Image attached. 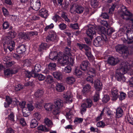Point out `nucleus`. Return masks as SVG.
Masks as SVG:
<instances>
[{
	"instance_id": "nucleus-63",
	"label": "nucleus",
	"mask_w": 133,
	"mask_h": 133,
	"mask_svg": "<svg viewBox=\"0 0 133 133\" xmlns=\"http://www.w3.org/2000/svg\"><path fill=\"white\" fill-rule=\"evenodd\" d=\"M2 10L4 15L5 16H8L9 14V12L8 10L4 7H3Z\"/></svg>"
},
{
	"instance_id": "nucleus-44",
	"label": "nucleus",
	"mask_w": 133,
	"mask_h": 133,
	"mask_svg": "<svg viewBox=\"0 0 133 133\" xmlns=\"http://www.w3.org/2000/svg\"><path fill=\"white\" fill-rule=\"evenodd\" d=\"M60 109L61 108H59L56 107H56L53 109V114L55 115H58L60 112Z\"/></svg>"
},
{
	"instance_id": "nucleus-43",
	"label": "nucleus",
	"mask_w": 133,
	"mask_h": 133,
	"mask_svg": "<svg viewBox=\"0 0 133 133\" xmlns=\"http://www.w3.org/2000/svg\"><path fill=\"white\" fill-rule=\"evenodd\" d=\"M45 81L48 83H51L53 81V79L51 76L49 75L47 76Z\"/></svg>"
},
{
	"instance_id": "nucleus-9",
	"label": "nucleus",
	"mask_w": 133,
	"mask_h": 133,
	"mask_svg": "<svg viewBox=\"0 0 133 133\" xmlns=\"http://www.w3.org/2000/svg\"><path fill=\"white\" fill-rule=\"evenodd\" d=\"M119 59L118 58L111 57L108 58V63L111 65H114L119 62Z\"/></svg>"
},
{
	"instance_id": "nucleus-1",
	"label": "nucleus",
	"mask_w": 133,
	"mask_h": 133,
	"mask_svg": "<svg viewBox=\"0 0 133 133\" xmlns=\"http://www.w3.org/2000/svg\"><path fill=\"white\" fill-rule=\"evenodd\" d=\"M120 72L117 71L116 73V77L118 81H121V82H124L126 80L125 77L120 72L122 71V73L125 74L130 68L131 67L133 66V62L130 61L129 62L124 61L122 62L120 65Z\"/></svg>"
},
{
	"instance_id": "nucleus-46",
	"label": "nucleus",
	"mask_w": 133,
	"mask_h": 133,
	"mask_svg": "<svg viewBox=\"0 0 133 133\" xmlns=\"http://www.w3.org/2000/svg\"><path fill=\"white\" fill-rule=\"evenodd\" d=\"M28 34H19L18 36L19 38L26 39L29 38Z\"/></svg>"
},
{
	"instance_id": "nucleus-58",
	"label": "nucleus",
	"mask_w": 133,
	"mask_h": 133,
	"mask_svg": "<svg viewBox=\"0 0 133 133\" xmlns=\"http://www.w3.org/2000/svg\"><path fill=\"white\" fill-rule=\"evenodd\" d=\"M75 75L78 77H80L82 74V72L79 70L76 69L75 71Z\"/></svg>"
},
{
	"instance_id": "nucleus-31",
	"label": "nucleus",
	"mask_w": 133,
	"mask_h": 133,
	"mask_svg": "<svg viewBox=\"0 0 133 133\" xmlns=\"http://www.w3.org/2000/svg\"><path fill=\"white\" fill-rule=\"evenodd\" d=\"M71 110L70 109H68V112H66V117L68 119H71L73 118V115L71 111Z\"/></svg>"
},
{
	"instance_id": "nucleus-62",
	"label": "nucleus",
	"mask_w": 133,
	"mask_h": 133,
	"mask_svg": "<svg viewBox=\"0 0 133 133\" xmlns=\"http://www.w3.org/2000/svg\"><path fill=\"white\" fill-rule=\"evenodd\" d=\"M70 27L74 29H77L78 28V25L77 23L71 24H70Z\"/></svg>"
},
{
	"instance_id": "nucleus-27",
	"label": "nucleus",
	"mask_w": 133,
	"mask_h": 133,
	"mask_svg": "<svg viewBox=\"0 0 133 133\" xmlns=\"http://www.w3.org/2000/svg\"><path fill=\"white\" fill-rule=\"evenodd\" d=\"M86 33H96V32L95 31L93 26L91 25L86 27Z\"/></svg>"
},
{
	"instance_id": "nucleus-16",
	"label": "nucleus",
	"mask_w": 133,
	"mask_h": 133,
	"mask_svg": "<svg viewBox=\"0 0 133 133\" xmlns=\"http://www.w3.org/2000/svg\"><path fill=\"white\" fill-rule=\"evenodd\" d=\"M90 65V63L88 61H83L82 63L80 65V68L82 70L85 71L87 69Z\"/></svg>"
},
{
	"instance_id": "nucleus-15",
	"label": "nucleus",
	"mask_w": 133,
	"mask_h": 133,
	"mask_svg": "<svg viewBox=\"0 0 133 133\" xmlns=\"http://www.w3.org/2000/svg\"><path fill=\"white\" fill-rule=\"evenodd\" d=\"M39 15L42 17L46 18L48 16V11L45 9H42L39 11Z\"/></svg>"
},
{
	"instance_id": "nucleus-49",
	"label": "nucleus",
	"mask_w": 133,
	"mask_h": 133,
	"mask_svg": "<svg viewBox=\"0 0 133 133\" xmlns=\"http://www.w3.org/2000/svg\"><path fill=\"white\" fill-rule=\"evenodd\" d=\"M50 70H54L55 69L56 64L55 63H50L48 66Z\"/></svg>"
},
{
	"instance_id": "nucleus-33",
	"label": "nucleus",
	"mask_w": 133,
	"mask_h": 133,
	"mask_svg": "<svg viewBox=\"0 0 133 133\" xmlns=\"http://www.w3.org/2000/svg\"><path fill=\"white\" fill-rule=\"evenodd\" d=\"M38 124V121L36 119L34 118L31 120L30 123V126L31 128H35L37 125Z\"/></svg>"
},
{
	"instance_id": "nucleus-55",
	"label": "nucleus",
	"mask_w": 133,
	"mask_h": 133,
	"mask_svg": "<svg viewBox=\"0 0 133 133\" xmlns=\"http://www.w3.org/2000/svg\"><path fill=\"white\" fill-rule=\"evenodd\" d=\"M15 62L13 61L10 62H7L5 63V66L7 67H9L15 64Z\"/></svg>"
},
{
	"instance_id": "nucleus-40",
	"label": "nucleus",
	"mask_w": 133,
	"mask_h": 133,
	"mask_svg": "<svg viewBox=\"0 0 133 133\" xmlns=\"http://www.w3.org/2000/svg\"><path fill=\"white\" fill-rule=\"evenodd\" d=\"M44 93L43 91L42 90H38L35 93L36 97H38L42 96Z\"/></svg>"
},
{
	"instance_id": "nucleus-18",
	"label": "nucleus",
	"mask_w": 133,
	"mask_h": 133,
	"mask_svg": "<svg viewBox=\"0 0 133 133\" xmlns=\"http://www.w3.org/2000/svg\"><path fill=\"white\" fill-rule=\"evenodd\" d=\"M26 51L25 46L24 45L18 46L17 48V52L20 54H23Z\"/></svg>"
},
{
	"instance_id": "nucleus-45",
	"label": "nucleus",
	"mask_w": 133,
	"mask_h": 133,
	"mask_svg": "<svg viewBox=\"0 0 133 133\" xmlns=\"http://www.w3.org/2000/svg\"><path fill=\"white\" fill-rule=\"evenodd\" d=\"M41 66L39 64H37L35 66L34 70L35 72H39L41 70Z\"/></svg>"
},
{
	"instance_id": "nucleus-11",
	"label": "nucleus",
	"mask_w": 133,
	"mask_h": 133,
	"mask_svg": "<svg viewBox=\"0 0 133 133\" xmlns=\"http://www.w3.org/2000/svg\"><path fill=\"white\" fill-rule=\"evenodd\" d=\"M18 72V70H11L9 69H7L4 71V73L5 76H10L12 74H15Z\"/></svg>"
},
{
	"instance_id": "nucleus-14",
	"label": "nucleus",
	"mask_w": 133,
	"mask_h": 133,
	"mask_svg": "<svg viewBox=\"0 0 133 133\" xmlns=\"http://www.w3.org/2000/svg\"><path fill=\"white\" fill-rule=\"evenodd\" d=\"M103 42L101 37L100 36L98 37L94 41L93 44L96 46H99L102 44Z\"/></svg>"
},
{
	"instance_id": "nucleus-48",
	"label": "nucleus",
	"mask_w": 133,
	"mask_h": 133,
	"mask_svg": "<svg viewBox=\"0 0 133 133\" xmlns=\"http://www.w3.org/2000/svg\"><path fill=\"white\" fill-rule=\"evenodd\" d=\"M34 118L36 119L37 120H39L41 118V115L38 112H35L33 115Z\"/></svg>"
},
{
	"instance_id": "nucleus-54",
	"label": "nucleus",
	"mask_w": 133,
	"mask_h": 133,
	"mask_svg": "<svg viewBox=\"0 0 133 133\" xmlns=\"http://www.w3.org/2000/svg\"><path fill=\"white\" fill-rule=\"evenodd\" d=\"M111 34H101L103 38L105 41H107L109 38V36Z\"/></svg>"
},
{
	"instance_id": "nucleus-6",
	"label": "nucleus",
	"mask_w": 133,
	"mask_h": 133,
	"mask_svg": "<svg viewBox=\"0 0 133 133\" xmlns=\"http://www.w3.org/2000/svg\"><path fill=\"white\" fill-rule=\"evenodd\" d=\"M92 105L91 100L90 99H87L85 100L84 103L81 105V112L83 114L86 110L87 108L90 107Z\"/></svg>"
},
{
	"instance_id": "nucleus-32",
	"label": "nucleus",
	"mask_w": 133,
	"mask_h": 133,
	"mask_svg": "<svg viewBox=\"0 0 133 133\" xmlns=\"http://www.w3.org/2000/svg\"><path fill=\"white\" fill-rule=\"evenodd\" d=\"M125 119H127L130 123L133 125V118L130 114L129 113L127 114L125 116Z\"/></svg>"
},
{
	"instance_id": "nucleus-23",
	"label": "nucleus",
	"mask_w": 133,
	"mask_h": 133,
	"mask_svg": "<svg viewBox=\"0 0 133 133\" xmlns=\"http://www.w3.org/2000/svg\"><path fill=\"white\" fill-rule=\"evenodd\" d=\"M56 90L59 92H62L65 89L64 85L62 83H57L56 85Z\"/></svg>"
},
{
	"instance_id": "nucleus-61",
	"label": "nucleus",
	"mask_w": 133,
	"mask_h": 133,
	"mask_svg": "<svg viewBox=\"0 0 133 133\" xmlns=\"http://www.w3.org/2000/svg\"><path fill=\"white\" fill-rule=\"evenodd\" d=\"M126 96V94L122 92H120V95L119 96V99L122 100L125 99Z\"/></svg>"
},
{
	"instance_id": "nucleus-30",
	"label": "nucleus",
	"mask_w": 133,
	"mask_h": 133,
	"mask_svg": "<svg viewBox=\"0 0 133 133\" xmlns=\"http://www.w3.org/2000/svg\"><path fill=\"white\" fill-rule=\"evenodd\" d=\"M52 74L54 77L57 79L60 80L62 78V74L60 72H56L53 73Z\"/></svg>"
},
{
	"instance_id": "nucleus-20",
	"label": "nucleus",
	"mask_w": 133,
	"mask_h": 133,
	"mask_svg": "<svg viewBox=\"0 0 133 133\" xmlns=\"http://www.w3.org/2000/svg\"><path fill=\"white\" fill-rule=\"evenodd\" d=\"M59 54H57L56 51L52 52L49 54V56L50 59L54 61L56 59H58V55Z\"/></svg>"
},
{
	"instance_id": "nucleus-53",
	"label": "nucleus",
	"mask_w": 133,
	"mask_h": 133,
	"mask_svg": "<svg viewBox=\"0 0 133 133\" xmlns=\"http://www.w3.org/2000/svg\"><path fill=\"white\" fill-rule=\"evenodd\" d=\"M99 93L97 91L96 92V94L94 96V101L95 102H97L99 99Z\"/></svg>"
},
{
	"instance_id": "nucleus-60",
	"label": "nucleus",
	"mask_w": 133,
	"mask_h": 133,
	"mask_svg": "<svg viewBox=\"0 0 133 133\" xmlns=\"http://www.w3.org/2000/svg\"><path fill=\"white\" fill-rule=\"evenodd\" d=\"M98 30L99 31V32H101V33H104L106 32L105 28L103 26H99Z\"/></svg>"
},
{
	"instance_id": "nucleus-42",
	"label": "nucleus",
	"mask_w": 133,
	"mask_h": 133,
	"mask_svg": "<svg viewBox=\"0 0 133 133\" xmlns=\"http://www.w3.org/2000/svg\"><path fill=\"white\" fill-rule=\"evenodd\" d=\"M47 47V44L46 43H42L39 46V50L41 51L46 49Z\"/></svg>"
},
{
	"instance_id": "nucleus-22",
	"label": "nucleus",
	"mask_w": 133,
	"mask_h": 133,
	"mask_svg": "<svg viewBox=\"0 0 133 133\" xmlns=\"http://www.w3.org/2000/svg\"><path fill=\"white\" fill-rule=\"evenodd\" d=\"M123 111L120 108H118L116 109V117L119 118L122 116L123 115Z\"/></svg>"
},
{
	"instance_id": "nucleus-10",
	"label": "nucleus",
	"mask_w": 133,
	"mask_h": 133,
	"mask_svg": "<svg viewBox=\"0 0 133 133\" xmlns=\"http://www.w3.org/2000/svg\"><path fill=\"white\" fill-rule=\"evenodd\" d=\"M118 90L115 88H113L111 89V92L112 100H116L118 98Z\"/></svg>"
},
{
	"instance_id": "nucleus-34",
	"label": "nucleus",
	"mask_w": 133,
	"mask_h": 133,
	"mask_svg": "<svg viewBox=\"0 0 133 133\" xmlns=\"http://www.w3.org/2000/svg\"><path fill=\"white\" fill-rule=\"evenodd\" d=\"M44 122L46 125L49 127H51L53 125L51 121L47 118H45Z\"/></svg>"
},
{
	"instance_id": "nucleus-19",
	"label": "nucleus",
	"mask_w": 133,
	"mask_h": 133,
	"mask_svg": "<svg viewBox=\"0 0 133 133\" xmlns=\"http://www.w3.org/2000/svg\"><path fill=\"white\" fill-rule=\"evenodd\" d=\"M66 81L68 84L70 85H72L75 83L76 79L74 77L70 76L66 78Z\"/></svg>"
},
{
	"instance_id": "nucleus-57",
	"label": "nucleus",
	"mask_w": 133,
	"mask_h": 133,
	"mask_svg": "<svg viewBox=\"0 0 133 133\" xmlns=\"http://www.w3.org/2000/svg\"><path fill=\"white\" fill-rule=\"evenodd\" d=\"M65 52L66 54L70 56L71 54V51L70 48L66 47L65 49Z\"/></svg>"
},
{
	"instance_id": "nucleus-21",
	"label": "nucleus",
	"mask_w": 133,
	"mask_h": 133,
	"mask_svg": "<svg viewBox=\"0 0 133 133\" xmlns=\"http://www.w3.org/2000/svg\"><path fill=\"white\" fill-rule=\"evenodd\" d=\"M44 107L45 110L48 111H51L52 109L56 107L55 105H54L51 103H48L46 104L44 106Z\"/></svg>"
},
{
	"instance_id": "nucleus-47",
	"label": "nucleus",
	"mask_w": 133,
	"mask_h": 133,
	"mask_svg": "<svg viewBox=\"0 0 133 133\" xmlns=\"http://www.w3.org/2000/svg\"><path fill=\"white\" fill-rule=\"evenodd\" d=\"M97 21L98 22H100L101 24L107 27L108 26V24L106 21L101 20L99 18L97 19Z\"/></svg>"
},
{
	"instance_id": "nucleus-13",
	"label": "nucleus",
	"mask_w": 133,
	"mask_h": 133,
	"mask_svg": "<svg viewBox=\"0 0 133 133\" xmlns=\"http://www.w3.org/2000/svg\"><path fill=\"white\" fill-rule=\"evenodd\" d=\"M102 84L98 79L96 80L94 82V87L97 91H99L102 88Z\"/></svg>"
},
{
	"instance_id": "nucleus-50",
	"label": "nucleus",
	"mask_w": 133,
	"mask_h": 133,
	"mask_svg": "<svg viewBox=\"0 0 133 133\" xmlns=\"http://www.w3.org/2000/svg\"><path fill=\"white\" fill-rule=\"evenodd\" d=\"M102 111L103 112V113L104 112H106L109 115H110L112 114V112L108 108H104L103 109Z\"/></svg>"
},
{
	"instance_id": "nucleus-35",
	"label": "nucleus",
	"mask_w": 133,
	"mask_h": 133,
	"mask_svg": "<svg viewBox=\"0 0 133 133\" xmlns=\"http://www.w3.org/2000/svg\"><path fill=\"white\" fill-rule=\"evenodd\" d=\"M91 4L92 7L97 8L98 5V0H91Z\"/></svg>"
},
{
	"instance_id": "nucleus-52",
	"label": "nucleus",
	"mask_w": 133,
	"mask_h": 133,
	"mask_svg": "<svg viewBox=\"0 0 133 133\" xmlns=\"http://www.w3.org/2000/svg\"><path fill=\"white\" fill-rule=\"evenodd\" d=\"M27 107L28 110L30 111H32L34 108L33 104L31 103H29L27 104Z\"/></svg>"
},
{
	"instance_id": "nucleus-26",
	"label": "nucleus",
	"mask_w": 133,
	"mask_h": 133,
	"mask_svg": "<svg viewBox=\"0 0 133 133\" xmlns=\"http://www.w3.org/2000/svg\"><path fill=\"white\" fill-rule=\"evenodd\" d=\"M33 76L35 78H37L39 80L42 81L45 78V76L44 75L41 74H38V73H34Z\"/></svg>"
},
{
	"instance_id": "nucleus-12",
	"label": "nucleus",
	"mask_w": 133,
	"mask_h": 133,
	"mask_svg": "<svg viewBox=\"0 0 133 133\" xmlns=\"http://www.w3.org/2000/svg\"><path fill=\"white\" fill-rule=\"evenodd\" d=\"M63 97L68 102H71L72 101V96L70 91H68L63 95Z\"/></svg>"
},
{
	"instance_id": "nucleus-4",
	"label": "nucleus",
	"mask_w": 133,
	"mask_h": 133,
	"mask_svg": "<svg viewBox=\"0 0 133 133\" xmlns=\"http://www.w3.org/2000/svg\"><path fill=\"white\" fill-rule=\"evenodd\" d=\"M116 51L121 54L124 57H126L129 55L127 46L122 45H118L115 47Z\"/></svg>"
},
{
	"instance_id": "nucleus-17",
	"label": "nucleus",
	"mask_w": 133,
	"mask_h": 133,
	"mask_svg": "<svg viewBox=\"0 0 133 133\" xmlns=\"http://www.w3.org/2000/svg\"><path fill=\"white\" fill-rule=\"evenodd\" d=\"M87 34L88 37L85 38V41L87 44H91V41L95 35V34Z\"/></svg>"
},
{
	"instance_id": "nucleus-56",
	"label": "nucleus",
	"mask_w": 133,
	"mask_h": 133,
	"mask_svg": "<svg viewBox=\"0 0 133 133\" xmlns=\"http://www.w3.org/2000/svg\"><path fill=\"white\" fill-rule=\"evenodd\" d=\"M105 123L102 121H100L97 123L96 125L98 127H103L105 125Z\"/></svg>"
},
{
	"instance_id": "nucleus-39",
	"label": "nucleus",
	"mask_w": 133,
	"mask_h": 133,
	"mask_svg": "<svg viewBox=\"0 0 133 133\" xmlns=\"http://www.w3.org/2000/svg\"><path fill=\"white\" fill-rule=\"evenodd\" d=\"M85 54L89 60L93 61L94 59V57L91 54V50L85 52Z\"/></svg>"
},
{
	"instance_id": "nucleus-8",
	"label": "nucleus",
	"mask_w": 133,
	"mask_h": 133,
	"mask_svg": "<svg viewBox=\"0 0 133 133\" xmlns=\"http://www.w3.org/2000/svg\"><path fill=\"white\" fill-rule=\"evenodd\" d=\"M124 34V36L126 37V39L125 38V42L128 44L132 43V47L133 48V38L132 35V34Z\"/></svg>"
},
{
	"instance_id": "nucleus-51",
	"label": "nucleus",
	"mask_w": 133,
	"mask_h": 133,
	"mask_svg": "<svg viewBox=\"0 0 133 133\" xmlns=\"http://www.w3.org/2000/svg\"><path fill=\"white\" fill-rule=\"evenodd\" d=\"M110 99L109 96L107 95H105L104 96L102 99V101L103 102L106 103Z\"/></svg>"
},
{
	"instance_id": "nucleus-28",
	"label": "nucleus",
	"mask_w": 133,
	"mask_h": 133,
	"mask_svg": "<svg viewBox=\"0 0 133 133\" xmlns=\"http://www.w3.org/2000/svg\"><path fill=\"white\" fill-rule=\"evenodd\" d=\"M84 10V8L82 6L77 5L75 7V11L78 14H81L82 13Z\"/></svg>"
},
{
	"instance_id": "nucleus-37",
	"label": "nucleus",
	"mask_w": 133,
	"mask_h": 133,
	"mask_svg": "<svg viewBox=\"0 0 133 133\" xmlns=\"http://www.w3.org/2000/svg\"><path fill=\"white\" fill-rule=\"evenodd\" d=\"M32 62V60L31 59H26L24 61V65L27 67L30 66Z\"/></svg>"
},
{
	"instance_id": "nucleus-38",
	"label": "nucleus",
	"mask_w": 133,
	"mask_h": 133,
	"mask_svg": "<svg viewBox=\"0 0 133 133\" xmlns=\"http://www.w3.org/2000/svg\"><path fill=\"white\" fill-rule=\"evenodd\" d=\"M37 129L38 131H48L49 129L46 128L45 126L42 125L38 127Z\"/></svg>"
},
{
	"instance_id": "nucleus-25",
	"label": "nucleus",
	"mask_w": 133,
	"mask_h": 133,
	"mask_svg": "<svg viewBox=\"0 0 133 133\" xmlns=\"http://www.w3.org/2000/svg\"><path fill=\"white\" fill-rule=\"evenodd\" d=\"M6 102L4 103V107L5 108L8 107L12 102V98L9 96H6L5 99Z\"/></svg>"
},
{
	"instance_id": "nucleus-36",
	"label": "nucleus",
	"mask_w": 133,
	"mask_h": 133,
	"mask_svg": "<svg viewBox=\"0 0 133 133\" xmlns=\"http://www.w3.org/2000/svg\"><path fill=\"white\" fill-rule=\"evenodd\" d=\"M95 70L92 68H90L89 71L87 73L88 75H91L93 77H94L95 76Z\"/></svg>"
},
{
	"instance_id": "nucleus-41",
	"label": "nucleus",
	"mask_w": 133,
	"mask_h": 133,
	"mask_svg": "<svg viewBox=\"0 0 133 133\" xmlns=\"http://www.w3.org/2000/svg\"><path fill=\"white\" fill-rule=\"evenodd\" d=\"M90 86L89 84H86L83 89V91L84 92H88L90 90Z\"/></svg>"
},
{
	"instance_id": "nucleus-29",
	"label": "nucleus",
	"mask_w": 133,
	"mask_h": 133,
	"mask_svg": "<svg viewBox=\"0 0 133 133\" xmlns=\"http://www.w3.org/2000/svg\"><path fill=\"white\" fill-rule=\"evenodd\" d=\"M56 34H49L46 38V41H54L56 39Z\"/></svg>"
},
{
	"instance_id": "nucleus-3",
	"label": "nucleus",
	"mask_w": 133,
	"mask_h": 133,
	"mask_svg": "<svg viewBox=\"0 0 133 133\" xmlns=\"http://www.w3.org/2000/svg\"><path fill=\"white\" fill-rule=\"evenodd\" d=\"M8 37H5L2 40V43L4 45H7V49L10 51L14 49L15 45L14 42L12 40L15 36L14 34H9Z\"/></svg>"
},
{
	"instance_id": "nucleus-5",
	"label": "nucleus",
	"mask_w": 133,
	"mask_h": 133,
	"mask_svg": "<svg viewBox=\"0 0 133 133\" xmlns=\"http://www.w3.org/2000/svg\"><path fill=\"white\" fill-rule=\"evenodd\" d=\"M122 14L121 17L122 18L128 20L130 19L131 16L132 15V14L130 12L127 10L126 7L124 6H122Z\"/></svg>"
},
{
	"instance_id": "nucleus-7",
	"label": "nucleus",
	"mask_w": 133,
	"mask_h": 133,
	"mask_svg": "<svg viewBox=\"0 0 133 133\" xmlns=\"http://www.w3.org/2000/svg\"><path fill=\"white\" fill-rule=\"evenodd\" d=\"M30 5L33 10L36 11L38 10L41 6L40 0H30Z\"/></svg>"
},
{
	"instance_id": "nucleus-2",
	"label": "nucleus",
	"mask_w": 133,
	"mask_h": 133,
	"mask_svg": "<svg viewBox=\"0 0 133 133\" xmlns=\"http://www.w3.org/2000/svg\"><path fill=\"white\" fill-rule=\"evenodd\" d=\"M58 55V62L63 66L68 64L70 66L72 65L74 62L73 59L71 58H69L68 56L64 55L63 53L61 52L59 53V54Z\"/></svg>"
},
{
	"instance_id": "nucleus-64",
	"label": "nucleus",
	"mask_w": 133,
	"mask_h": 133,
	"mask_svg": "<svg viewBox=\"0 0 133 133\" xmlns=\"http://www.w3.org/2000/svg\"><path fill=\"white\" fill-rule=\"evenodd\" d=\"M61 18L57 14H55L52 17V19L56 22L59 19Z\"/></svg>"
},
{
	"instance_id": "nucleus-59",
	"label": "nucleus",
	"mask_w": 133,
	"mask_h": 133,
	"mask_svg": "<svg viewBox=\"0 0 133 133\" xmlns=\"http://www.w3.org/2000/svg\"><path fill=\"white\" fill-rule=\"evenodd\" d=\"M71 71V67L69 66H67L65 68L64 70V72L66 73H69Z\"/></svg>"
},
{
	"instance_id": "nucleus-24",
	"label": "nucleus",
	"mask_w": 133,
	"mask_h": 133,
	"mask_svg": "<svg viewBox=\"0 0 133 133\" xmlns=\"http://www.w3.org/2000/svg\"><path fill=\"white\" fill-rule=\"evenodd\" d=\"M55 105L56 107L61 108L63 106V101L62 100L60 99H57L55 101Z\"/></svg>"
}]
</instances>
